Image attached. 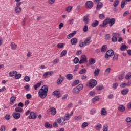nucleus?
<instances>
[{"label": "nucleus", "mask_w": 131, "mask_h": 131, "mask_svg": "<svg viewBox=\"0 0 131 131\" xmlns=\"http://www.w3.org/2000/svg\"><path fill=\"white\" fill-rule=\"evenodd\" d=\"M49 91V88L48 85H44L39 90L38 95L41 99H46L47 96H48V92Z\"/></svg>", "instance_id": "f257e3e1"}, {"label": "nucleus", "mask_w": 131, "mask_h": 131, "mask_svg": "<svg viewBox=\"0 0 131 131\" xmlns=\"http://www.w3.org/2000/svg\"><path fill=\"white\" fill-rule=\"evenodd\" d=\"M109 24V26L112 27L115 24V18H112L111 19L106 18L103 21L102 24L99 25L100 27H105L106 25Z\"/></svg>", "instance_id": "f03ea898"}, {"label": "nucleus", "mask_w": 131, "mask_h": 131, "mask_svg": "<svg viewBox=\"0 0 131 131\" xmlns=\"http://www.w3.org/2000/svg\"><path fill=\"white\" fill-rule=\"evenodd\" d=\"M83 89V84H79L78 86L73 88L72 92L74 95H78V94L80 93V91H81V90H82Z\"/></svg>", "instance_id": "7ed1b4c3"}, {"label": "nucleus", "mask_w": 131, "mask_h": 131, "mask_svg": "<svg viewBox=\"0 0 131 131\" xmlns=\"http://www.w3.org/2000/svg\"><path fill=\"white\" fill-rule=\"evenodd\" d=\"M114 55V51L112 49L107 50L105 55V59H109V57H113Z\"/></svg>", "instance_id": "20e7f679"}, {"label": "nucleus", "mask_w": 131, "mask_h": 131, "mask_svg": "<svg viewBox=\"0 0 131 131\" xmlns=\"http://www.w3.org/2000/svg\"><path fill=\"white\" fill-rule=\"evenodd\" d=\"M57 123L59 124V125H61L62 126L65 125L67 122L64 119L63 117H60L57 119Z\"/></svg>", "instance_id": "39448f33"}, {"label": "nucleus", "mask_w": 131, "mask_h": 131, "mask_svg": "<svg viewBox=\"0 0 131 131\" xmlns=\"http://www.w3.org/2000/svg\"><path fill=\"white\" fill-rule=\"evenodd\" d=\"M86 62H88L86 56L85 55H82L80 57L79 64H83V63H86Z\"/></svg>", "instance_id": "423d86ee"}, {"label": "nucleus", "mask_w": 131, "mask_h": 131, "mask_svg": "<svg viewBox=\"0 0 131 131\" xmlns=\"http://www.w3.org/2000/svg\"><path fill=\"white\" fill-rule=\"evenodd\" d=\"M97 81L95 79H91L89 81V87L90 88H95L97 85Z\"/></svg>", "instance_id": "0eeeda50"}, {"label": "nucleus", "mask_w": 131, "mask_h": 131, "mask_svg": "<svg viewBox=\"0 0 131 131\" xmlns=\"http://www.w3.org/2000/svg\"><path fill=\"white\" fill-rule=\"evenodd\" d=\"M65 79V77H62V75H60L59 77L57 79L56 83L58 85H60V84H62V82L64 81Z\"/></svg>", "instance_id": "6e6552de"}, {"label": "nucleus", "mask_w": 131, "mask_h": 131, "mask_svg": "<svg viewBox=\"0 0 131 131\" xmlns=\"http://www.w3.org/2000/svg\"><path fill=\"white\" fill-rule=\"evenodd\" d=\"M86 8H88V9H92L94 6V4L93 2L91 1H88L85 3Z\"/></svg>", "instance_id": "1a4fd4ad"}, {"label": "nucleus", "mask_w": 131, "mask_h": 131, "mask_svg": "<svg viewBox=\"0 0 131 131\" xmlns=\"http://www.w3.org/2000/svg\"><path fill=\"white\" fill-rule=\"evenodd\" d=\"M91 39H92V37L89 36L84 40L85 46H90L91 45Z\"/></svg>", "instance_id": "9d476101"}, {"label": "nucleus", "mask_w": 131, "mask_h": 131, "mask_svg": "<svg viewBox=\"0 0 131 131\" xmlns=\"http://www.w3.org/2000/svg\"><path fill=\"white\" fill-rule=\"evenodd\" d=\"M12 116L14 119H19L21 117V114L17 112H14L12 114Z\"/></svg>", "instance_id": "9b49d317"}, {"label": "nucleus", "mask_w": 131, "mask_h": 131, "mask_svg": "<svg viewBox=\"0 0 131 131\" xmlns=\"http://www.w3.org/2000/svg\"><path fill=\"white\" fill-rule=\"evenodd\" d=\"M49 112H51V115H56L57 110L54 107H51L49 108Z\"/></svg>", "instance_id": "f8f14e48"}, {"label": "nucleus", "mask_w": 131, "mask_h": 131, "mask_svg": "<svg viewBox=\"0 0 131 131\" xmlns=\"http://www.w3.org/2000/svg\"><path fill=\"white\" fill-rule=\"evenodd\" d=\"M53 96H56V98H61V94L60 91L58 90L54 91L52 93Z\"/></svg>", "instance_id": "ddd939ff"}, {"label": "nucleus", "mask_w": 131, "mask_h": 131, "mask_svg": "<svg viewBox=\"0 0 131 131\" xmlns=\"http://www.w3.org/2000/svg\"><path fill=\"white\" fill-rule=\"evenodd\" d=\"M28 118L29 119H36V115H35V113H34V112H31L28 117Z\"/></svg>", "instance_id": "4468645a"}, {"label": "nucleus", "mask_w": 131, "mask_h": 131, "mask_svg": "<svg viewBox=\"0 0 131 131\" xmlns=\"http://www.w3.org/2000/svg\"><path fill=\"white\" fill-rule=\"evenodd\" d=\"M128 92H129V89L128 88H126L121 91V94L125 96V95H127L128 94Z\"/></svg>", "instance_id": "2eb2a0df"}, {"label": "nucleus", "mask_w": 131, "mask_h": 131, "mask_svg": "<svg viewBox=\"0 0 131 131\" xmlns=\"http://www.w3.org/2000/svg\"><path fill=\"white\" fill-rule=\"evenodd\" d=\"M77 42H78V40L77 38H73L71 39V43L72 46H75Z\"/></svg>", "instance_id": "dca6fc26"}, {"label": "nucleus", "mask_w": 131, "mask_h": 131, "mask_svg": "<svg viewBox=\"0 0 131 131\" xmlns=\"http://www.w3.org/2000/svg\"><path fill=\"white\" fill-rule=\"evenodd\" d=\"M14 12L16 14H20L21 12H22V8L21 7H15Z\"/></svg>", "instance_id": "f3484780"}, {"label": "nucleus", "mask_w": 131, "mask_h": 131, "mask_svg": "<svg viewBox=\"0 0 131 131\" xmlns=\"http://www.w3.org/2000/svg\"><path fill=\"white\" fill-rule=\"evenodd\" d=\"M89 16L90 15L89 14H87L83 17V22H84L85 24H88L90 22V18H89Z\"/></svg>", "instance_id": "a211bd4d"}, {"label": "nucleus", "mask_w": 131, "mask_h": 131, "mask_svg": "<svg viewBox=\"0 0 131 131\" xmlns=\"http://www.w3.org/2000/svg\"><path fill=\"white\" fill-rule=\"evenodd\" d=\"M103 8V3L102 2H98L96 6V10L97 11H99V10H101Z\"/></svg>", "instance_id": "6ab92c4d"}, {"label": "nucleus", "mask_w": 131, "mask_h": 131, "mask_svg": "<svg viewBox=\"0 0 131 131\" xmlns=\"http://www.w3.org/2000/svg\"><path fill=\"white\" fill-rule=\"evenodd\" d=\"M89 63L87 64V66H91V65H94L96 63L95 59L91 58L89 59Z\"/></svg>", "instance_id": "aec40b11"}, {"label": "nucleus", "mask_w": 131, "mask_h": 131, "mask_svg": "<svg viewBox=\"0 0 131 131\" xmlns=\"http://www.w3.org/2000/svg\"><path fill=\"white\" fill-rule=\"evenodd\" d=\"M118 110L120 111V112H124L125 111V106L123 105H120L118 107Z\"/></svg>", "instance_id": "412c9836"}, {"label": "nucleus", "mask_w": 131, "mask_h": 131, "mask_svg": "<svg viewBox=\"0 0 131 131\" xmlns=\"http://www.w3.org/2000/svg\"><path fill=\"white\" fill-rule=\"evenodd\" d=\"M99 100H100V97H99V96H95L94 98H93L92 99V101L93 104H95V103H96L97 101H99Z\"/></svg>", "instance_id": "4be33fe9"}, {"label": "nucleus", "mask_w": 131, "mask_h": 131, "mask_svg": "<svg viewBox=\"0 0 131 131\" xmlns=\"http://www.w3.org/2000/svg\"><path fill=\"white\" fill-rule=\"evenodd\" d=\"M67 79L68 80H72V79L74 78V76L72 75L71 74H68L66 76Z\"/></svg>", "instance_id": "5701e85b"}, {"label": "nucleus", "mask_w": 131, "mask_h": 131, "mask_svg": "<svg viewBox=\"0 0 131 131\" xmlns=\"http://www.w3.org/2000/svg\"><path fill=\"white\" fill-rule=\"evenodd\" d=\"M16 99H17V97L15 96H12L10 98V104L11 105H13L14 103V102L16 100Z\"/></svg>", "instance_id": "b1692460"}, {"label": "nucleus", "mask_w": 131, "mask_h": 131, "mask_svg": "<svg viewBox=\"0 0 131 131\" xmlns=\"http://www.w3.org/2000/svg\"><path fill=\"white\" fill-rule=\"evenodd\" d=\"M92 27H97L99 25V21L95 20L92 23Z\"/></svg>", "instance_id": "393cba45"}, {"label": "nucleus", "mask_w": 131, "mask_h": 131, "mask_svg": "<svg viewBox=\"0 0 131 131\" xmlns=\"http://www.w3.org/2000/svg\"><path fill=\"white\" fill-rule=\"evenodd\" d=\"M17 74L18 72L17 71H11L9 72V76H10V77H13V76H15Z\"/></svg>", "instance_id": "a878e982"}, {"label": "nucleus", "mask_w": 131, "mask_h": 131, "mask_svg": "<svg viewBox=\"0 0 131 131\" xmlns=\"http://www.w3.org/2000/svg\"><path fill=\"white\" fill-rule=\"evenodd\" d=\"M45 127H46V128L51 129L52 128V127H53V126L52 125V124H50V123L46 122L45 123Z\"/></svg>", "instance_id": "bb28decb"}, {"label": "nucleus", "mask_w": 131, "mask_h": 131, "mask_svg": "<svg viewBox=\"0 0 131 131\" xmlns=\"http://www.w3.org/2000/svg\"><path fill=\"white\" fill-rule=\"evenodd\" d=\"M125 79H126V80H129V79H131V72H129L126 74Z\"/></svg>", "instance_id": "cd10ccee"}, {"label": "nucleus", "mask_w": 131, "mask_h": 131, "mask_svg": "<svg viewBox=\"0 0 131 131\" xmlns=\"http://www.w3.org/2000/svg\"><path fill=\"white\" fill-rule=\"evenodd\" d=\"M70 115H69V114H67L64 115L63 118L66 121H68V120H70Z\"/></svg>", "instance_id": "c85d7f7f"}, {"label": "nucleus", "mask_w": 131, "mask_h": 131, "mask_svg": "<svg viewBox=\"0 0 131 131\" xmlns=\"http://www.w3.org/2000/svg\"><path fill=\"white\" fill-rule=\"evenodd\" d=\"M64 47H65V43H59L57 45V48L58 49H63Z\"/></svg>", "instance_id": "c756f323"}, {"label": "nucleus", "mask_w": 131, "mask_h": 131, "mask_svg": "<svg viewBox=\"0 0 131 131\" xmlns=\"http://www.w3.org/2000/svg\"><path fill=\"white\" fill-rule=\"evenodd\" d=\"M73 9V7L71 6H69L68 7H67L66 9V12H67L68 13H70V12H71V11H72V9Z\"/></svg>", "instance_id": "7c9ffc66"}, {"label": "nucleus", "mask_w": 131, "mask_h": 131, "mask_svg": "<svg viewBox=\"0 0 131 131\" xmlns=\"http://www.w3.org/2000/svg\"><path fill=\"white\" fill-rule=\"evenodd\" d=\"M100 73V69L96 68L94 71V76H98Z\"/></svg>", "instance_id": "2f4dec72"}, {"label": "nucleus", "mask_w": 131, "mask_h": 131, "mask_svg": "<svg viewBox=\"0 0 131 131\" xmlns=\"http://www.w3.org/2000/svg\"><path fill=\"white\" fill-rule=\"evenodd\" d=\"M126 49H128V47H127V46H126L125 45H123L121 46L120 50H121V51H125Z\"/></svg>", "instance_id": "473e14b6"}, {"label": "nucleus", "mask_w": 131, "mask_h": 131, "mask_svg": "<svg viewBox=\"0 0 131 131\" xmlns=\"http://www.w3.org/2000/svg\"><path fill=\"white\" fill-rule=\"evenodd\" d=\"M101 115L102 116L107 115V111H106V109L102 108L101 111Z\"/></svg>", "instance_id": "72a5a7b5"}, {"label": "nucleus", "mask_w": 131, "mask_h": 131, "mask_svg": "<svg viewBox=\"0 0 131 131\" xmlns=\"http://www.w3.org/2000/svg\"><path fill=\"white\" fill-rule=\"evenodd\" d=\"M40 85H41V82L37 83L36 84L34 85V90L36 91V90H37V89H38Z\"/></svg>", "instance_id": "f704fd0d"}, {"label": "nucleus", "mask_w": 131, "mask_h": 131, "mask_svg": "<svg viewBox=\"0 0 131 131\" xmlns=\"http://www.w3.org/2000/svg\"><path fill=\"white\" fill-rule=\"evenodd\" d=\"M104 89V86L103 85H97L96 87V91H102V90H103Z\"/></svg>", "instance_id": "c9c22d12"}, {"label": "nucleus", "mask_w": 131, "mask_h": 131, "mask_svg": "<svg viewBox=\"0 0 131 131\" xmlns=\"http://www.w3.org/2000/svg\"><path fill=\"white\" fill-rule=\"evenodd\" d=\"M107 51V45H103L102 46L101 49V52H104Z\"/></svg>", "instance_id": "e433bc0d"}, {"label": "nucleus", "mask_w": 131, "mask_h": 131, "mask_svg": "<svg viewBox=\"0 0 131 131\" xmlns=\"http://www.w3.org/2000/svg\"><path fill=\"white\" fill-rule=\"evenodd\" d=\"M79 83V80L77 79L75 80L72 83V86H75V85H77Z\"/></svg>", "instance_id": "4c0bfd02"}, {"label": "nucleus", "mask_w": 131, "mask_h": 131, "mask_svg": "<svg viewBox=\"0 0 131 131\" xmlns=\"http://www.w3.org/2000/svg\"><path fill=\"white\" fill-rule=\"evenodd\" d=\"M84 73H86V69L85 68L82 69L79 71V74H84Z\"/></svg>", "instance_id": "58836bf2"}, {"label": "nucleus", "mask_w": 131, "mask_h": 131, "mask_svg": "<svg viewBox=\"0 0 131 131\" xmlns=\"http://www.w3.org/2000/svg\"><path fill=\"white\" fill-rule=\"evenodd\" d=\"M66 55H67V51L66 50H63L60 54V57L65 56Z\"/></svg>", "instance_id": "ea45409f"}, {"label": "nucleus", "mask_w": 131, "mask_h": 131, "mask_svg": "<svg viewBox=\"0 0 131 131\" xmlns=\"http://www.w3.org/2000/svg\"><path fill=\"white\" fill-rule=\"evenodd\" d=\"M112 60L113 61H115V60L117 61V60H118V54L115 53L114 54V56L113 57Z\"/></svg>", "instance_id": "a19ab883"}, {"label": "nucleus", "mask_w": 131, "mask_h": 131, "mask_svg": "<svg viewBox=\"0 0 131 131\" xmlns=\"http://www.w3.org/2000/svg\"><path fill=\"white\" fill-rule=\"evenodd\" d=\"M15 111L16 113H17V112L21 113L23 111V109H22V108H21V107H17L15 108Z\"/></svg>", "instance_id": "79ce46f5"}, {"label": "nucleus", "mask_w": 131, "mask_h": 131, "mask_svg": "<svg viewBox=\"0 0 131 131\" xmlns=\"http://www.w3.org/2000/svg\"><path fill=\"white\" fill-rule=\"evenodd\" d=\"M22 77V75L21 74H16L14 76L15 79H20Z\"/></svg>", "instance_id": "37998d69"}, {"label": "nucleus", "mask_w": 131, "mask_h": 131, "mask_svg": "<svg viewBox=\"0 0 131 131\" xmlns=\"http://www.w3.org/2000/svg\"><path fill=\"white\" fill-rule=\"evenodd\" d=\"M89 31V27L88 25H85L83 28V32H88Z\"/></svg>", "instance_id": "c03bdc74"}, {"label": "nucleus", "mask_w": 131, "mask_h": 131, "mask_svg": "<svg viewBox=\"0 0 131 131\" xmlns=\"http://www.w3.org/2000/svg\"><path fill=\"white\" fill-rule=\"evenodd\" d=\"M11 47L12 50H16L17 49V45L14 43H11Z\"/></svg>", "instance_id": "a18cd8bd"}, {"label": "nucleus", "mask_w": 131, "mask_h": 131, "mask_svg": "<svg viewBox=\"0 0 131 131\" xmlns=\"http://www.w3.org/2000/svg\"><path fill=\"white\" fill-rule=\"evenodd\" d=\"M84 46H85L84 44V42H83V41H82V40H80L79 41V47L80 48H83L84 47Z\"/></svg>", "instance_id": "49530a36"}, {"label": "nucleus", "mask_w": 131, "mask_h": 131, "mask_svg": "<svg viewBox=\"0 0 131 131\" xmlns=\"http://www.w3.org/2000/svg\"><path fill=\"white\" fill-rule=\"evenodd\" d=\"M101 128H102V124L100 123L97 124L96 126V129H97V130H99V129H101Z\"/></svg>", "instance_id": "de8ad7c7"}, {"label": "nucleus", "mask_w": 131, "mask_h": 131, "mask_svg": "<svg viewBox=\"0 0 131 131\" xmlns=\"http://www.w3.org/2000/svg\"><path fill=\"white\" fill-rule=\"evenodd\" d=\"M89 126V123L88 122H84L81 125L82 128H85V127H88Z\"/></svg>", "instance_id": "09e8293b"}, {"label": "nucleus", "mask_w": 131, "mask_h": 131, "mask_svg": "<svg viewBox=\"0 0 131 131\" xmlns=\"http://www.w3.org/2000/svg\"><path fill=\"white\" fill-rule=\"evenodd\" d=\"M24 79L26 82H29V81H30V77L28 76H25Z\"/></svg>", "instance_id": "8fccbe9b"}, {"label": "nucleus", "mask_w": 131, "mask_h": 131, "mask_svg": "<svg viewBox=\"0 0 131 131\" xmlns=\"http://www.w3.org/2000/svg\"><path fill=\"white\" fill-rule=\"evenodd\" d=\"M119 4V0H115L114 2L113 6L114 7H117V6H118Z\"/></svg>", "instance_id": "3c124183"}, {"label": "nucleus", "mask_w": 131, "mask_h": 131, "mask_svg": "<svg viewBox=\"0 0 131 131\" xmlns=\"http://www.w3.org/2000/svg\"><path fill=\"white\" fill-rule=\"evenodd\" d=\"M79 59H78V57H75L73 60V62L75 64H77L78 63L79 64Z\"/></svg>", "instance_id": "603ef678"}, {"label": "nucleus", "mask_w": 131, "mask_h": 131, "mask_svg": "<svg viewBox=\"0 0 131 131\" xmlns=\"http://www.w3.org/2000/svg\"><path fill=\"white\" fill-rule=\"evenodd\" d=\"M96 111H97V110H96V108L92 109L90 111L91 115H94V114H95V113H96Z\"/></svg>", "instance_id": "864d4df0"}, {"label": "nucleus", "mask_w": 131, "mask_h": 131, "mask_svg": "<svg viewBox=\"0 0 131 131\" xmlns=\"http://www.w3.org/2000/svg\"><path fill=\"white\" fill-rule=\"evenodd\" d=\"M118 88V83H114L113 84V89L114 90H116Z\"/></svg>", "instance_id": "5fc2aeb1"}, {"label": "nucleus", "mask_w": 131, "mask_h": 131, "mask_svg": "<svg viewBox=\"0 0 131 131\" xmlns=\"http://www.w3.org/2000/svg\"><path fill=\"white\" fill-rule=\"evenodd\" d=\"M10 118L11 116H10V115L7 114L4 117V119H5V120H10Z\"/></svg>", "instance_id": "6e6d98bb"}, {"label": "nucleus", "mask_w": 131, "mask_h": 131, "mask_svg": "<svg viewBox=\"0 0 131 131\" xmlns=\"http://www.w3.org/2000/svg\"><path fill=\"white\" fill-rule=\"evenodd\" d=\"M90 96H91V97H94V96L96 95V92L91 91L89 93Z\"/></svg>", "instance_id": "4d7b16f0"}, {"label": "nucleus", "mask_w": 131, "mask_h": 131, "mask_svg": "<svg viewBox=\"0 0 131 131\" xmlns=\"http://www.w3.org/2000/svg\"><path fill=\"white\" fill-rule=\"evenodd\" d=\"M126 86H127V84H126V83H121L120 85V87L122 88H125Z\"/></svg>", "instance_id": "13d9d810"}, {"label": "nucleus", "mask_w": 131, "mask_h": 131, "mask_svg": "<svg viewBox=\"0 0 131 131\" xmlns=\"http://www.w3.org/2000/svg\"><path fill=\"white\" fill-rule=\"evenodd\" d=\"M124 6H125V1L124 0L122 1L121 3V8L123 9L124 8Z\"/></svg>", "instance_id": "bf43d9fd"}, {"label": "nucleus", "mask_w": 131, "mask_h": 131, "mask_svg": "<svg viewBox=\"0 0 131 131\" xmlns=\"http://www.w3.org/2000/svg\"><path fill=\"white\" fill-rule=\"evenodd\" d=\"M82 119V116H81V115L75 116L74 117V119L75 120H79V119Z\"/></svg>", "instance_id": "052dcab7"}, {"label": "nucleus", "mask_w": 131, "mask_h": 131, "mask_svg": "<svg viewBox=\"0 0 131 131\" xmlns=\"http://www.w3.org/2000/svg\"><path fill=\"white\" fill-rule=\"evenodd\" d=\"M103 131H108V125H104L103 126Z\"/></svg>", "instance_id": "680f3d73"}, {"label": "nucleus", "mask_w": 131, "mask_h": 131, "mask_svg": "<svg viewBox=\"0 0 131 131\" xmlns=\"http://www.w3.org/2000/svg\"><path fill=\"white\" fill-rule=\"evenodd\" d=\"M59 63V59L58 58H56L54 59L53 61V63L55 65L56 64H58Z\"/></svg>", "instance_id": "e2e57ef3"}, {"label": "nucleus", "mask_w": 131, "mask_h": 131, "mask_svg": "<svg viewBox=\"0 0 131 131\" xmlns=\"http://www.w3.org/2000/svg\"><path fill=\"white\" fill-rule=\"evenodd\" d=\"M112 40L113 42H116V41H117V37L113 36L112 38Z\"/></svg>", "instance_id": "0e129e2a"}, {"label": "nucleus", "mask_w": 131, "mask_h": 131, "mask_svg": "<svg viewBox=\"0 0 131 131\" xmlns=\"http://www.w3.org/2000/svg\"><path fill=\"white\" fill-rule=\"evenodd\" d=\"M105 18V15L104 14H99V19H101V20H103Z\"/></svg>", "instance_id": "69168bd1"}, {"label": "nucleus", "mask_w": 131, "mask_h": 131, "mask_svg": "<svg viewBox=\"0 0 131 131\" xmlns=\"http://www.w3.org/2000/svg\"><path fill=\"white\" fill-rule=\"evenodd\" d=\"M0 131H6V127L5 125L1 126L0 128Z\"/></svg>", "instance_id": "338daca9"}, {"label": "nucleus", "mask_w": 131, "mask_h": 131, "mask_svg": "<svg viewBox=\"0 0 131 131\" xmlns=\"http://www.w3.org/2000/svg\"><path fill=\"white\" fill-rule=\"evenodd\" d=\"M126 122H127L128 123H129V122H131V117H127L126 119Z\"/></svg>", "instance_id": "774afa93"}]
</instances>
